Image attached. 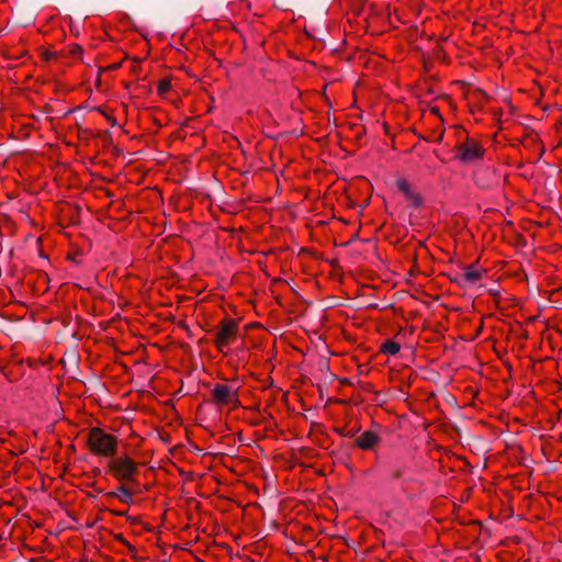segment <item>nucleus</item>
I'll list each match as a JSON object with an SVG mask.
<instances>
[{
  "label": "nucleus",
  "instance_id": "nucleus-1",
  "mask_svg": "<svg viewBox=\"0 0 562 562\" xmlns=\"http://www.w3.org/2000/svg\"><path fill=\"white\" fill-rule=\"evenodd\" d=\"M88 447L93 454L111 460L116 454L117 438L99 427H93L88 434Z\"/></svg>",
  "mask_w": 562,
  "mask_h": 562
},
{
  "label": "nucleus",
  "instance_id": "nucleus-2",
  "mask_svg": "<svg viewBox=\"0 0 562 562\" xmlns=\"http://www.w3.org/2000/svg\"><path fill=\"white\" fill-rule=\"evenodd\" d=\"M238 334L237 323L229 317L222 319L214 334V346L218 352L228 353L229 345L236 339Z\"/></svg>",
  "mask_w": 562,
  "mask_h": 562
},
{
  "label": "nucleus",
  "instance_id": "nucleus-3",
  "mask_svg": "<svg viewBox=\"0 0 562 562\" xmlns=\"http://www.w3.org/2000/svg\"><path fill=\"white\" fill-rule=\"evenodd\" d=\"M109 470L119 481L133 482L137 473V464L130 457L112 458L108 463Z\"/></svg>",
  "mask_w": 562,
  "mask_h": 562
},
{
  "label": "nucleus",
  "instance_id": "nucleus-4",
  "mask_svg": "<svg viewBox=\"0 0 562 562\" xmlns=\"http://www.w3.org/2000/svg\"><path fill=\"white\" fill-rule=\"evenodd\" d=\"M484 153L482 145L473 138H467L456 147V157L463 164L476 162L483 158Z\"/></svg>",
  "mask_w": 562,
  "mask_h": 562
},
{
  "label": "nucleus",
  "instance_id": "nucleus-5",
  "mask_svg": "<svg viewBox=\"0 0 562 562\" xmlns=\"http://www.w3.org/2000/svg\"><path fill=\"white\" fill-rule=\"evenodd\" d=\"M212 398L218 406L229 404L237 406L239 404L237 389L227 384L216 383L212 389Z\"/></svg>",
  "mask_w": 562,
  "mask_h": 562
},
{
  "label": "nucleus",
  "instance_id": "nucleus-6",
  "mask_svg": "<svg viewBox=\"0 0 562 562\" xmlns=\"http://www.w3.org/2000/svg\"><path fill=\"white\" fill-rule=\"evenodd\" d=\"M396 187L404 194L406 200L413 206L418 207L422 205L423 198L420 196V194L418 192L413 190L412 186L409 184V182L406 179H404V178L397 179Z\"/></svg>",
  "mask_w": 562,
  "mask_h": 562
},
{
  "label": "nucleus",
  "instance_id": "nucleus-7",
  "mask_svg": "<svg viewBox=\"0 0 562 562\" xmlns=\"http://www.w3.org/2000/svg\"><path fill=\"white\" fill-rule=\"evenodd\" d=\"M380 440V437L372 431H364L356 439V445L361 449H371L373 448Z\"/></svg>",
  "mask_w": 562,
  "mask_h": 562
},
{
  "label": "nucleus",
  "instance_id": "nucleus-8",
  "mask_svg": "<svg viewBox=\"0 0 562 562\" xmlns=\"http://www.w3.org/2000/svg\"><path fill=\"white\" fill-rule=\"evenodd\" d=\"M482 277H483V270L477 268L474 265L464 267L463 273L461 276L462 280L467 284H474L477 281H480L482 279Z\"/></svg>",
  "mask_w": 562,
  "mask_h": 562
},
{
  "label": "nucleus",
  "instance_id": "nucleus-9",
  "mask_svg": "<svg viewBox=\"0 0 562 562\" xmlns=\"http://www.w3.org/2000/svg\"><path fill=\"white\" fill-rule=\"evenodd\" d=\"M109 495L117 497L122 503L127 505L133 502V494L125 485H120L116 491L110 492Z\"/></svg>",
  "mask_w": 562,
  "mask_h": 562
},
{
  "label": "nucleus",
  "instance_id": "nucleus-10",
  "mask_svg": "<svg viewBox=\"0 0 562 562\" xmlns=\"http://www.w3.org/2000/svg\"><path fill=\"white\" fill-rule=\"evenodd\" d=\"M401 349V346L400 344L393 341V340H386L382 346H381V351L385 355H391V356H394L396 355Z\"/></svg>",
  "mask_w": 562,
  "mask_h": 562
},
{
  "label": "nucleus",
  "instance_id": "nucleus-11",
  "mask_svg": "<svg viewBox=\"0 0 562 562\" xmlns=\"http://www.w3.org/2000/svg\"><path fill=\"white\" fill-rule=\"evenodd\" d=\"M486 171L490 172L493 176L492 180H484V179L481 178V176L479 173H476V176H475V182L481 188H490L494 183L497 182L495 170L486 169Z\"/></svg>",
  "mask_w": 562,
  "mask_h": 562
},
{
  "label": "nucleus",
  "instance_id": "nucleus-12",
  "mask_svg": "<svg viewBox=\"0 0 562 562\" xmlns=\"http://www.w3.org/2000/svg\"><path fill=\"white\" fill-rule=\"evenodd\" d=\"M171 88V85L168 80H161L158 85V92L159 94L167 93Z\"/></svg>",
  "mask_w": 562,
  "mask_h": 562
},
{
  "label": "nucleus",
  "instance_id": "nucleus-13",
  "mask_svg": "<svg viewBox=\"0 0 562 562\" xmlns=\"http://www.w3.org/2000/svg\"><path fill=\"white\" fill-rule=\"evenodd\" d=\"M401 475H402V470L401 469L395 468V469L391 470V477L392 479H400Z\"/></svg>",
  "mask_w": 562,
  "mask_h": 562
},
{
  "label": "nucleus",
  "instance_id": "nucleus-14",
  "mask_svg": "<svg viewBox=\"0 0 562 562\" xmlns=\"http://www.w3.org/2000/svg\"><path fill=\"white\" fill-rule=\"evenodd\" d=\"M114 514L117 515V516H124L125 515L124 512H114Z\"/></svg>",
  "mask_w": 562,
  "mask_h": 562
},
{
  "label": "nucleus",
  "instance_id": "nucleus-15",
  "mask_svg": "<svg viewBox=\"0 0 562 562\" xmlns=\"http://www.w3.org/2000/svg\"><path fill=\"white\" fill-rule=\"evenodd\" d=\"M81 50H82V48H81L80 46H78V47L76 48V50H74V53H76V52H81Z\"/></svg>",
  "mask_w": 562,
  "mask_h": 562
}]
</instances>
